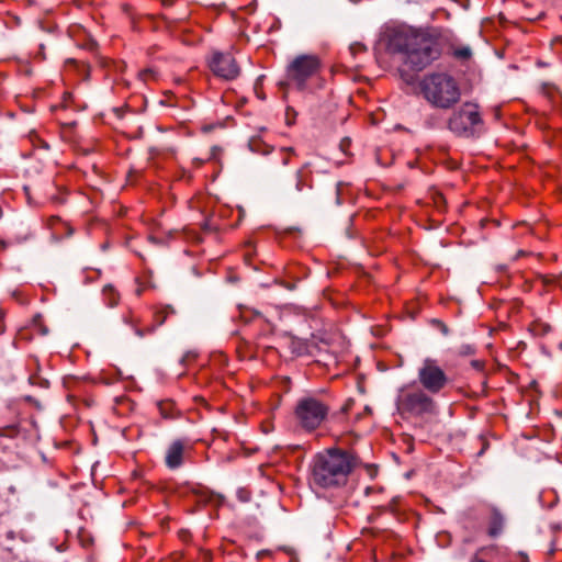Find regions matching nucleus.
<instances>
[{
    "instance_id": "f257e3e1",
    "label": "nucleus",
    "mask_w": 562,
    "mask_h": 562,
    "mask_svg": "<svg viewBox=\"0 0 562 562\" xmlns=\"http://www.w3.org/2000/svg\"><path fill=\"white\" fill-rule=\"evenodd\" d=\"M359 459L352 452L329 448L317 453L311 464L310 484L324 490L344 487Z\"/></svg>"
},
{
    "instance_id": "f03ea898",
    "label": "nucleus",
    "mask_w": 562,
    "mask_h": 562,
    "mask_svg": "<svg viewBox=\"0 0 562 562\" xmlns=\"http://www.w3.org/2000/svg\"><path fill=\"white\" fill-rule=\"evenodd\" d=\"M389 50L404 55V64L415 72L422 71L441 55L438 41L424 32L395 31L389 38Z\"/></svg>"
},
{
    "instance_id": "7ed1b4c3",
    "label": "nucleus",
    "mask_w": 562,
    "mask_h": 562,
    "mask_svg": "<svg viewBox=\"0 0 562 562\" xmlns=\"http://www.w3.org/2000/svg\"><path fill=\"white\" fill-rule=\"evenodd\" d=\"M425 98L437 108L449 109L460 99V89L453 77L443 72L427 76L420 82Z\"/></svg>"
},
{
    "instance_id": "20e7f679",
    "label": "nucleus",
    "mask_w": 562,
    "mask_h": 562,
    "mask_svg": "<svg viewBox=\"0 0 562 562\" xmlns=\"http://www.w3.org/2000/svg\"><path fill=\"white\" fill-rule=\"evenodd\" d=\"M395 405L400 415L408 417H432L439 412L436 401L418 387L401 389Z\"/></svg>"
},
{
    "instance_id": "39448f33",
    "label": "nucleus",
    "mask_w": 562,
    "mask_h": 562,
    "mask_svg": "<svg viewBox=\"0 0 562 562\" xmlns=\"http://www.w3.org/2000/svg\"><path fill=\"white\" fill-rule=\"evenodd\" d=\"M417 376L420 385L430 394L440 393L449 384L445 370L431 358L424 359L417 370Z\"/></svg>"
},
{
    "instance_id": "423d86ee",
    "label": "nucleus",
    "mask_w": 562,
    "mask_h": 562,
    "mask_svg": "<svg viewBox=\"0 0 562 562\" xmlns=\"http://www.w3.org/2000/svg\"><path fill=\"white\" fill-rule=\"evenodd\" d=\"M475 108L474 104L465 103L460 111L450 117L448 122L449 130L459 136H475V126L482 123L480 113Z\"/></svg>"
},
{
    "instance_id": "0eeeda50",
    "label": "nucleus",
    "mask_w": 562,
    "mask_h": 562,
    "mask_svg": "<svg viewBox=\"0 0 562 562\" xmlns=\"http://www.w3.org/2000/svg\"><path fill=\"white\" fill-rule=\"evenodd\" d=\"M321 63L315 55H299L288 66V78L295 81L297 88L303 90L308 78L319 69Z\"/></svg>"
},
{
    "instance_id": "6e6552de",
    "label": "nucleus",
    "mask_w": 562,
    "mask_h": 562,
    "mask_svg": "<svg viewBox=\"0 0 562 562\" xmlns=\"http://www.w3.org/2000/svg\"><path fill=\"white\" fill-rule=\"evenodd\" d=\"M296 415L304 428L313 430L317 428L326 417L327 408L314 398H305L299 403Z\"/></svg>"
},
{
    "instance_id": "1a4fd4ad",
    "label": "nucleus",
    "mask_w": 562,
    "mask_h": 562,
    "mask_svg": "<svg viewBox=\"0 0 562 562\" xmlns=\"http://www.w3.org/2000/svg\"><path fill=\"white\" fill-rule=\"evenodd\" d=\"M209 67L215 76L225 80H233L239 75V67L231 54L215 52L209 61Z\"/></svg>"
},
{
    "instance_id": "9d476101",
    "label": "nucleus",
    "mask_w": 562,
    "mask_h": 562,
    "mask_svg": "<svg viewBox=\"0 0 562 562\" xmlns=\"http://www.w3.org/2000/svg\"><path fill=\"white\" fill-rule=\"evenodd\" d=\"M304 186L305 182L303 180L302 171L296 170L281 180L280 189L286 196L295 198L303 191Z\"/></svg>"
},
{
    "instance_id": "9b49d317",
    "label": "nucleus",
    "mask_w": 562,
    "mask_h": 562,
    "mask_svg": "<svg viewBox=\"0 0 562 562\" xmlns=\"http://www.w3.org/2000/svg\"><path fill=\"white\" fill-rule=\"evenodd\" d=\"M184 445L182 441H173L166 452V465L169 469H177L182 464Z\"/></svg>"
},
{
    "instance_id": "f8f14e48",
    "label": "nucleus",
    "mask_w": 562,
    "mask_h": 562,
    "mask_svg": "<svg viewBox=\"0 0 562 562\" xmlns=\"http://www.w3.org/2000/svg\"><path fill=\"white\" fill-rule=\"evenodd\" d=\"M504 527H505L504 515L501 513V510L497 507L491 506L488 529H487L488 536L492 538H497L499 535H502Z\"/></svg>"
},
{
    "instance_id": "ddd939ff",
    "label": "nucleus",
    "mask_w": 562,
    "mask_h": 562,
    "mask_svg": "<svg viewBox=\"0 0 562 562\" xmlns=\"http://www.w3.org/2000/svg\"><path fill=\"white\" fill-rule=\"evenodd\" d=\"M195 495H196L198 502L203 503V504H214L216 506H221L225 501V497L223 495L217 494V493L206 490V488L198 490L195 492Z\"/></svg>"
},
{
    "instance_id": "4468645a",
    "label": "nucleus",
    "mask_w": 562,
    "mask_h": 562,
    "mask_svg": "<svg viewBox=\"0 0 562 562\" xmlns=\"http://www.w3.org/2000/svg\"><path fill=\"white\" fill-rule=\"evenodd\" d=\"M33 327L34 329L40 333L42 336H46L48 334V328L47 326L44 324L43 322V317L41 314H36L34 317H33Z\"/></svg>"
},
{
    "instance_id": "2eb2a0df",
    "label": "nucleus",
    "mask_w": 562,
    "mask_h": 562,
    "mask_svg": "<svg viewBox=\"0 0 562 562\" xmlns=\"http://www.w3.org/2000/svg\"><path fill=\"white\" fill-rule=\"evenodd\" d=\"M453 56L460 60H468L472 56V50L469 46H463L454 49Z\"/></svg>"
},
{
    "instance_id": "dca6fc26",
    "label": "nucleus",
    "mask_w": 562,
    "mask_h": 562,
    "mask_svg": "<svg viewBox=\"0 0 562 562\" xmlns=\"http://www.w3.org/2000/svg\"><path fill=\"white\" fill-rule=\"evenodd\" d=\"M551 330V326L549 324H543L540 322L533 323L531 326V331L533 335H544Z\"/></svg>"
},
{
    "instance_id": "f3484780",
    "label": "nucleus",
    "mask_w": 562,
    "mask_h": 562,
    "mask_svg": "<svg viewBox=\"0 0 562 562\" xmlns=\"http://www.w3.org/2000/svg\"><path fill=\"white\" fill-rule=\"evenodd\" d=\"M401 78L408 85H413L415 82V75L411 74L407 69H400Z\"/></svg>"
},
{
    "instance_id": "a211bd4d",
    "label": "nucleus",
    "mask_w": 562,
    "mask_h": 562,
    "mask_svg": "<svg viewBox=\"0 0 562 562\" xmlns=\"http://www.w3.org/2000/svg\"><path fill=\"white\" fill-rule=\"evenodd\" d=\"M431 324L436 326L443 335H447L449 329L445 323L439 319H431Z\"/></svg>"
},
{
    "instance_id": "6ab92c4d",
    "label": "nucleus",
    "mask_w": 562,
    "mask_h": 562,
    "mask_svg": "<svg viewBox=\"0 0 562 562\" xmlns=\"http://www.w3.org/2000/svg\"><path fill=\"white\" fill-rule=\"evenodd\" d=\"M290 114H293V117H295L296 112L294 111V109H293V108H290V106H289V108L286 109V123H288L289 125H291V124H292V120L290 119Z\"/></svg>"
},
{
    "instance_id": "aec40b11",
    "label": "nucleus",
    "mask_w": 562,
    "mask_h": 562,
    "mask_svg": "<svg viewBox=\"0 0 562 562\" xmlns=\"http://www.w3.org/2000/svg\"><path fill=\"white\" fill-rule=\"evenodd\" d=\"M350 145V138L346 137L340 142V149L346 153V148Z\"/></svg>"
},
{
    "instance_id": "412c9836",
    "label": "nucleus",
    "mask_w": 562,
    "mask_h": 562,
    "mask_svg": "<svg viewBox=\"0 0 562 562\" xmlns=\"http://www.w3.org/2000/svg\"><path fill=\"white\" fill-rule=\"evenodd\" d=\"M350 49L352 52H357V50H364L366 49V46L363 44H360V43H356L353 45L350 46Z\"/></svg>"
},
{
    "instance_id": "4be33fe9",
    "label": "nucleus",
    "mask_w": 562,
    "mask_h": 562,
    "mask_svg": "<svg viewBox=\"0 0 562 562\" xmlns=\"http://www.w3.org/2000/svg\"><path fill=\"white\" fill-rule=\"evenodd\" d=\"M471 364H472V367H473L474 369H476V370H482V369H483V367H484L483 362H481V361H479V360H473V361L471 362Z\"/></svg>"
},
{
    "instance_id": "5701e85b",
    "label": "nucleus",
    "mask_w": 562,
    "mask_h": 562,
    "mask_svg": "<svg viewBox=\"0 0 562 562\" xmlns=\"http://www.w3.org/2000/svg\"><path fill=\"white\" fill-rule=\"evenodd\" d=\"M156 319H157V324L160 326L165 323L166 321V315H162L161 313H158L156 315Z\"/></svg>"
},
{
    "instance_id": "b1692460",
    "label": "nucleus",
    "mask_w": 562,
    "mask_h": 562,
    "mask_svg": "<svg viewBox=\"0 0 562 562\" xmlns=\"http://www.w3.org/2000/svg\"><path fill=\"white\" fill-rule=\"evenodd\" d=\"M274 282L281 284L282 286H284L288 290H293L294 289V284H290V283H286V282H279L277 279H274Z\"/></svg>"
},
{
    "instance_id": "393cba45",
    "label": "nucleus",
    "mask_w": 562,
    "mask_h": 562,
    "mask_svg": "<svg viewBox=\"0 0 562 562\" xmlns=\"http://www.w3.org/2000/svg\"><path fill=\"white\" fill-rule=\"evenodd\" d=\"M151 74H153V70L148 68V69H144L143 71H140L139 76L145 79V77L147 75H151Z\"/></svg>"
},
{
    "instance_id": "a878e982",
    "label": "nucleus",
    "mask_w": 562,
    "mask_h": 562,
    "mask_svg": "<svg viewBox=\"0 0 562 562\" xmlns=\"http://www.w3.org/2000/svg\"><path fill=\"white\" fill-rule=\"evenodd\" d=\"M149 151H150V154H151V155H156V154H159V148H157V147H151V148L149 149Z\"/></svg>"
},
{
    "instance_id": "bb28decb",
    "label": "nucleus",
    "mask_w": 562,
    "mask_h": 562,
    "mask_svg": "<svg viewBox=\"0 0 562 562\" xmlns=\"http://www.w3.org/2000/svg\"><path fill=\"white\" fill-rule=\"evenodd\" d=\"M44 49H45V46H44L43 44H41V45H40V53H38V54H41V56H42L43 58H45Z\"/></svg>"
},
{
    "instance_id": "cd10ccee",
    "label": "nucleus",
    "mask_w": 562,
    "mask_h": 562,
    "mask_svg": "<svg viewBox=\"0 0 562 562\" xmlns=\"http://www.w3.org/2000/svg\"><path fill=\"white\" fill-rule=\"evenodd\" d=\"M262 79H263V76H260V77L257 79L256 85H255V89H257V87H258L259 85H261Z\"/></svg>"
},
{
    "instance_id": "c85d7f7f",
    "label": "nucleus",
    "mask_w": 562,
    "mask_h": 562,
    "mask_svg": "<svg viewBox=\"0 0 562 562\" xmlns=\"http://www.w3.org/2000/svg\"><path fill=\"white\" fill-rule=\"evenodd\" d=\"M557 284L562 288V273L557 278Z\"/></svg>"
},
{
    "instance_id": "c756f323",
    "label": "nucleus",
    "mask_w": 562,
    "mask_h": 562,
    "mask_svg": "<svg viewBox=\"0 0 562 562\" xmlns=\"http://www.w3.org/2000/svg\"><path fill=\"white\" fill-rule=\"evenodd\" d=\"M173 0H162L164 5H171Z\"/></svg>"
},
{
    "instance_id": "7c9ffc66",
    "label": "nucleus",
    "mask_w": 562,
    "mask_h": 562,
    "mask_svg": "<svg viewBox=\"0 0 562 562\" xmlns=\"http://www.w3.org/2000/svg\"><path fill=\"white\" fill-rule=\"evenodd\" d=\"M149 240L151 243H155V244H158L159 241L157 240V238H155L154 236H149Z\"/></svg>"
},
{
    "instance_id": "2f4dec72",
    "label": "nucleus",
    "mask_w": 562,
    "mask_h": 562,
    "mask_svg": "<svg viewBox=\"0 0 562 562\" xmlns=\"http://www.w3.org/2000/svg\"><path fill=\"white\" fill-rule=\"evenodd\" d=\"M116 300L112 299L109 303L110 306H115L116 305Z\"/></svg>"
},
{
    "instance_id": "473e14b6",
    "label": "nucleus",
    "mask_w": 562,
    "mask_h": 562,
    "mask_svg": "<svg viewBox=\"0 0 562 562\" xmlns=\"http://www.w3.org/2000/svg\"><path fill=\"white\" fill-rule=\"evenodd\" d=\"M238 496H239V498H240L243 502L248 501V498H247V497H241V491H239Z\"/></svg>"
},
{
    "instance_id": "72a5a7b5",
    "label": "nucleus",
    "mask_w": 562,
    "mask_h": 562,
    "mask_svg": "<svg viewBox=\"0 0 562 562\" xmlns=\"http://www.w3.org/2000/svg\"><path fill=\"white\" fill-rule=\"evenodd\" d=\"M40 26H41V29H42L43 31H48V30L43 25V23H42V22H40Z\"/></svg>"
},
{
    "instance_id": "f704fd0d",
    "label": "nucleus",
    "mask_w": 562,
    "mask_h": 562,
    "mask_svg": "<svg viewBox=\"0 0 562 562\" xmlns=\"http://www.w3.org/2000/svg\"><path fill=\"white\" fill-rule=\"evenodd\" d=\"M370 348H371V349H375V348H379V346H378V345H375V344H371V345H370Z\"/></svg>"
},
{
    "instance_id": "c9c22d12",
    "label": "nucleus",
    "mask_w": 562,
    "mask_h": 562,
    "mask_svg": "<svg viewBox=\"0 0 562 562\" xmlns=\"http://www.w3.org/2000/svg\"><path fill=\"white\" fill-rule=\"evenodd\" d=\"M279 86H280L281 88H284V87H286V83L281 81V82L279 83Z\"/></svg>"
},
{
    "instance_id": "e433bc0d",
    "label": "nucleus",
    "mask_w": 562,
    "mask_h": 562,
    "mask_svg": "<svg viewBox=\"0 0 562 562\" xmlns=\"http://www.w3.org/2000/svg\"><path fill=\"white\" fill-rule=\"evenodd\" d=\"M548 87H549V85L544 83V85L542 86L543 91H546V92H547V88H548Z\"/></svg>"
},
{
    "instance_id": "4c0bfd02",
    "label": "nucleus",
    "mask_w": 562,
    "mask_h": 562,
    "mask_svg": "<svg viewBox=\"0 0 562 562\" xmlns=\"http://www.w3.org/2000/svg\"><path fill=\"white\" fill-rule=\"evenodd\" d=\"M167 310L170 311L171 313L175 312L173 307H171V306H167Z\"/></svg>"
},
{
    "instance_id": "58836bf2",
    "label": "nucleus",
    "mask_w": 562,
    "mask_h": 562,
    "mask_svg": "<svg viewBox=\"0 0 562 562\" xmlns=\"http://www.w3.org/2000/svg\"><path fill=\"white\" fill-rule=\"evenodd\" d=\"M258 97H259L260 99H262V100L265 99V94H262V93H258Z\"/></svg>"
},
{
    "instance_id": "ea45409f",
    "label": "nucleus",
    "mask_w": 562,
    "mask_h": 562,
    "mask_svg": "<svg viewBox=\"0 0 562 562\" xmlns=\"http://www.w3.org/2000/svg\"><path fill=\"white\" fill-rule=\"evenodd\" d=\"M289 162V160L285 158L283 159V164L286 165Z\"/></svg>"
}]
</instances>
